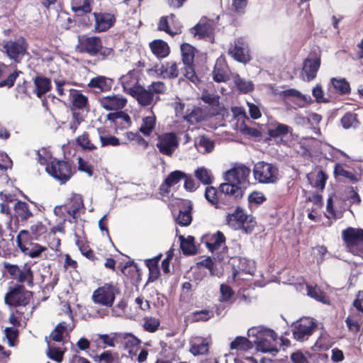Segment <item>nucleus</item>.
I'll return each mask as SVG.
<instances>
[{
	"label": "nucleus",
	"mask_w": 363,
	"mask_h": 363,
	"mask_svg": "<svg viewBox=\"0 0 363 363\" xmlns=\"http://www.w3.org/2000/svg\"><path fill=\"white\" fill-rule=\"evenodd\" d=\"M77 48L80 53H86L91 57L99 55L101 60L113 57L114 55L113 49L104 47L101 39L98 36L82 35L79 37Z\"/></svg>",
	"instance_id": "obj_1"
},
{
	"label": "nucleus",
	"mask_w": 363,
	"mask_h": 363,
	"mask_svg": "<svg viewBox=\"0 0 363 363\" xmlns=\"http://www.w3.org/2000/svg\"><path fill=\"white\" fill-rule=\"evenodd\" d=\"M225 223L231 228L242 230L247 234L251 233L257 225L255 218L247 215L240 206H237L233 213L227 214Z\"/></svg>",
	"instance_id": "obj_2"
},
{
	"label": "nucleus",
	"mask_w": 363,
	"mask_h": 363,
	"mask_svg": "<svg viewBox=\"0 0 363 363\" xmlns=\"http://www.w3.org/2000/svg\"><path fill=\"white\" fill-rule=\"evenodd\" d=\"M46 172L61 184L67 183L76 172L69 160L52 159L45 167Z\"/></svg>",
	"instance_id": "obj_3"
},
{
	"label": "nucleus",
	"mask_w": 363,
	"mask_h": 363,
	"mask_svg": "<svg viewBox=\"0 0 363 363\" xmlns=\"http://www.w3.org/2000/svg\"><path fill=\"white\" fill-rule=\"evenodd\" d=\"M30 238L28 230H21L16 236V244L20 250L30 258L40 257L43 252L47 251L48 247Z\"/></svg>",
	"instance_id": "obj_4"
},
{
	"label": "nucleus",
	"mask_w": 363,
	"mask_h": 363,
	"mask_svg": "<svg viewBox=\"0 0 363 363\" xmlns=\"http://www.w3.org/2000/svg\"><path fill=\"white\" fill-rule=\"evenodd\" d=\"M342 238L348 252L357 256L363 255V229L348 227L342 231Z\"/></svg>",
	"instance_id": "obj_5"
},
{
	"label": "nucleus",
	"mask_w": 363,
	"mask_h": 363,
	"mask_svg": "<svg viewBox=\"0 0 363 363\" xmlns=\"http://www.w3.org/2000/svg\"><path fill=\"white\" fill-rule=\"evenodd\" d=\"M252 172L255 179L260 184H275L278 181L279 169L272 163L257 162Z\"/></svg>",
	"instance_id": "obj_6"
},
{
	"label": "nucleus",
	"mask_w": 363,
	"mask_h": 363,
	"mask_svg": "<svg viewBox=\"0 0 363 363\" xmlns=\"http://www.w3.org/2000/svg\"><path fill=\"white\" fill-rule=\"evenodd\" d=\"M119 292V289L112 283H106L94 291L92 300L95 303L109 308L113 306L116 294Z\"/></svg>",
	"instance_id": "obj_7"
},
{
	"label": "nucleus",
	"mask_w": 363,
	"mask_h": 363,
	"mask_svg": "<svg viewBox=\"0 0 363 363\" xmlns=\"http://www.w3.org/2000/svg\"><path fill=\"white\" fill-rule=\"evenodd\" d=\"M277 335L271 329L260 330L257 333L255 344L257 350L262 352H277Z\"/></svg>",
	"instance_id": "obj_8"
},
{
	"label": "nucleus",
	"mask_w": 363,
	"mask_h": 363,
	"mask_svg": "<svg viewBox=\"0 0 363 363\" xmlns=\"http://www.w3.org/2000/svg\"><path fill=\"white\" fill-rule=\"evenodd\" d=\"M215 28L213 20L203 16L198 23L190 29V33L199 40H204L213 43H214Z\"/></svg>",
	"instance_id": "obj_9"
},
{
	"label": "nucleus",
	"mask_w": 363,
	"mask_h": 363,
	"mask_svg": "<svg viewBox=\"0 0 363 363\" xmlns=\"http://www.w3.org/2000/svg\"><path fill=\"white\" fill-rule=\"evenodd\" d=\"M62 209H63L73 219L77 220L79 217L80 213H84L85 212V206L82 196L79 194H72L67 203L64 205L56 206L54 209V212L56 215H58V211Z\"/></svg>",
	"instance_id": "obj_10"
},
{
	"label": "nucleus",
	"mask_w": 363,
	"mask_h": 363,
	"mask_svg": "<svg viewBox=\"0 0 363 363\" xmlns=\"http://www.w3.org/2000/svg\"><path fill=\"white\" fill-rule=\"evenodd\" d=\"M157 140L156 147L159 152L167 157H172L179 147L178 138L174 132L158 135Z\"/></svg>",
	"instance_id": "obj_11"
},
{
	"label": "nucleus",
	"mask_w": 363,
	"mask_h": 363,
	"mask_svg": "<svg viewBox=\"0 0 363 363\" xmlns=\"http://www.w3.org/2000/svg\"><path fill=\"white\" fill-rule=\"evenodd\" d=\"M5 268L13 279L20 283L26 282L30 286L33 285V272L28 264H25L22 268L16 264H6Z\"/></svg>",
	"instance_id": "obj_12"
},
{
	"label": "nucleus",
	"mask_w": 363,
	"mask_h": 363,
	"mask_svg": "<svg viewBox=\"0 0 363 363\" xmlns=\"http://www.w3.org/2000/svg\"><path fill=\"white\" fill-rule=\"evenodd\" d=\"M116 11L112 12L99 11L92 14L94 18V30L96 33L106 32L116 23Z\"/></svg>",
	"instance_id": "obj_13"
},
{
	"label": "nucleus",
	"mask_w": 363,
	"mask_h": 363,
	"mask_svg": "<svg viewBox=\"0 0 363 363\" xmlns=\"http://www.w3.org/2000/svg\"><path fill=\"white\" fill-rule=\"evenodd\" d=\"M316 327L315 323L312 319L302 318L294 324L292 330L293 337L297 341L306 340L313 334Z\"/></svg>",
	"instance_id": "obj_14"
},
{
	"label": "nucleus",
	"mask_w": 363,
	"mask_h": 363,
	"mask_svg": "<svg viewBox=\"0 0 363 363\" xmlns=\"http://www.w3.org/2000/svg\"><path fill=\"white\" fill-rule=\"evenodd\" d=\"M5 303L13 306H26L30 303V295L22 285H18L5 295Z\"/></svg>",
	"instance_id": "obj_15"
},
{
	"label": "nucleus",
	"mask_w": 363,
	"mask_h": 363,
	"mask_svg": "<svg viewBox=\"0 0 363 363\" xmlns=\"http://www.w3.org/2000/svg\"><path fill=\"white\" fill-rule=\"evenodd\" d=\"M27 47L28 45L23 38H18L16 41H8L3 46L9 58L16 62H20L21 57L26 52Z\"/></svg>",
	"instance_id": "obj_16"
},
{
	"label": "nucleus",
	"mask_w": 363,
	"mask_h": 363,
	"mask_svg": "<svg viewBox=\"0 0 363 363\" xmlns=\"http://www.w3.org/2000/svg\"><path fill=\"white\" fill-rule=\"evenodd\" d=\"M212 77L214 82H227L231 78V71L223 56H220L216 61L212 71Z\"/></svg>",
	"instance_id": "obj_17"
},
{
	"label": "nucleus",
	"mask_w": 363,
	"mask_h": 363,
	"mask_svg": "<svg viewBox=\"0 0 363 363\" xmlns=\"http://www.w3.org/2000/svg\"><path fill=\"white\" fill-rule=\"evenodd\" d=\"M320 63V55L315 52L311 53L310 57L303 60L302 72L305 74L307 82L312 81L316 77Z\"/></svg>",
	"instance_id": "obj_18"
},
{
	"label": "nucleus",
	"mask_w": 363,
	"mask_h": 363,
	"mask_svg": "<svg viewBox=\"0 0 363 363\" xmlns=\"http://www.w3.org/2000/svg\"><path fill=\"white\" fill-rule=\"evenodd\" d=\"M228 53L235 60L243 64H246L251 60V56L249 53L247 46H246L245 43L240 39L235 41L233 45H230Z\"/></svg>",
	"instance_id": "obj_19"
},
{
	"label": "nucleus",
	"mask_w": 363,
	"mask_h": 363,
	"mask_svg": "<svg viewBox=\"0 0 363 363\" xmlns=\"http://www.w3.org/2000/svg\"><path fill=\"white\" fill-rule=\"evenodd\" d=\"M186 177V174L180 170L170 172L159 187L160 195L162 197H168L171 192V187L179 184Z\"/></svg>",
	"instance_id": "obj_20"
},
{
	"label": "nucleus",
	"mask_w": 363,
	"mask_h": 363,
	"mask_svg": "<svg viewBox=\"0 0 363 363\" xmlns=\"http://www.w3.org/2000/svg\"><path fill=\"white\" fill-rule=\"evenodd\" d=\"M250 169L244 164H240L225 172V180L229 182L242 184L245 183L250 174Z\"/></svg>",
	"instance_id": "obj_21"
},
{
	"label": "nucleus",
	"mask_w": 363,
	"mask_h": 363,
	"mask_svg": "<svg viewBox=\"0 0 363 363\" xmlns=\"http://www.w3.org/2000/svg\"><path fill=\"white\" fill-rule=\"evenodd\" d=\"M226 238L224 234L218 230L216 233L211 235H205L202 237V241L206 246L207 249L213 252L222 247H226L225 246Z\"/></svg>",
	"instance_id": "obj_22"
},
{
	"label": "nucleus",
	"mask_w": 363,
	"mask_h": 363,
	"mask_svg": "<svg viewBox=\"0 0 363 363\" xmlns=\"http://www.w3.org/2000/svg\"><path fill=\"white\" fill-rule=\"evenodd\" d=\"M106 119L109 121L116 129H125L131 126L132 121L130 116L123 111L111 112L107 114Z\"/></svg>",
	"instance_id": "obj_23"
},
{
	"label": "nucleus",
	"mask_w": 363,
	"mask_h": 363,
	"mask_svg": "<svg viewBox=\"0 0 363 363\" xmlns=\"http://www.w3.org/2000/svg\"><path fill=\"white\" fill-rule=\"evenodd\" d=\"M99 101L101 106L108 111H121L127 104V99L118 95L104 96Z\"/></svg>",
	"instance_id": "obj_24"
},
{
	"label": "nucleus",
	"mask_w": 363,
	"mask_h": 363,
	"mask_svg": "<svg viewBox=\"0 0 363 363\" xmlns=\"http://www.w3.org/2000/svg\"><path fill=\"white\" fill-rule=\"evenodd\" d=\"M237 183L226 182L219 186V191L221 193L223 199H228L233 201L240 199L243 196L241 187Z\"/></svg>",
	"instance_id": "obj_25"
},
{
	"label": "nucleus",
	"mask_w": 363,
	"mask_h": 363,
	"mask_svg": "<svg viewBox=\"0 0 363 363\" xmlns=\"http://www.w3.org/2000/svg\"><path fill=\"white\" fill-rule=\"evenodd\" d=\"M120 82L124 90H125L128 94H130L132 90H134L138 86H140L138 84V71L135 69L130 70L126 74L121 76Z\"/></svg>",
	"instance_id": "obj_26"
},
{
	"label": "nucleus",
	"mask_w": 363,
	"mask_h": 363,
	"mask_svg": "<svg viewBox=\"0 0 363 363\" xmlns=\"http://www.w3.org/2000/svg\"><path fill=\"white\" fill-rule=\"evenodd\" d=\"M155 72L163 78L175 79L179 76V69L174 62H166L160 66H155Z\"/></svg>",
	"instance_id": "obj_27"
},
{
	"label": "nucleus",
	"mask_w": 363,
	"mask_h": 363,
	"mask_svg": "<svg viewBox=\"0 0 363 363\" xmlns=\"http://www.w3.org/2000/svg\"><path fill=\"white\" fill-rule=\"evenodd\" d=\"M134 97L138 103L143 106H148L152 104L154 97L152 92L148 89H145L143 86H138L135 89L131 91L130 94Z\"/></svg>",
	"instance_id": "obj_28"
},
{
	"label": "nucleus",
	"mask_w": 363,
	"mask_h": 363,
	"mask_svg": "<svg viewBox=\"0 0 363 363\" xmlns=\"http://www.w3.org/2000/svg\"><path fill=\"white\" fill-rule=\"evenodd\" d=\"M16 217L21 222H26L34 216L28 203L18 200L13 206Z\"/></svg>",
	"instance_id": "obj_29"
},
{
	"label": "nucleus",
	"mask_w": 363,
	"mask_h": 363,
	"mask_svg": "<svg viewBox=\"0 0 363 363\" xmlns=\"http://www.w3.org/2000/svg\"><path fill=\"white\" fill-rule=\"evenodd\" d=\"M215 145V141L204 134L199 135L194 140L195 147L202 154L212 152L214 150Z\"/></svg>",
	"instance_id": "obj_30"
},
{
	"label": "nucleus",
	"mask_w": 363,
	"mask_h": 363,
	"mask_svg": "<svg viewBox=\"0 0 363 363\" xmlns=\"http://www.w3.org/2000/svg\"><path fill=\"white\" fill-rule=\"evenodd\" d=\"M34 92L38 98H41L52 89L51 79L46 77L36 76L33 79Z\"/></svg>",
	"instance_id": "obj_31"
},
{
	"label": "nucleus",
	"mask_w": 363,
	"mask_h": 363,
	"mask_svg": "<svg viewBox=\"0 0 363 363\" xmlns=\"http://www.w3.org/2000/svg\"><path fill=\"white\" fill-rule=\"evenodd\" d=\"M175 19L176 15L174 13H170L168 16H162L157 23V29L159 30L165 32L171 36H174L175 35L180 33V28L174 27V29H172L169 26V21L173 23Z\"/></svg>",
	"instance_id": "obj_32"
},
{
	"label": "nucleus",
	"mask_w": 363,
	"mask_h": 363,
	"mask_svg": "<svg viewBox=\"0 0 363 363\" xmlns=\"http://www.w3.org/2000/svg\"><path fill=\"white\" fill-rule=\"evenodd\" d=\"M149 46L152 52L159 59L164 58L169 55L170 48L162 40H154L150 43Z\"/></svg>",
	"instance_id": "obj_33"
},
{
	"label": "nucleus",
	"mask_w": 363,
	"mask_h": 363,
	"mask_svg": "<svg viewBox=\"0 0 363 363\" xmlns=\"http://www.w3.org/2000/svg\"><path fill=\"white\" fill-rule=\"evenodd\" d=\"M204 196L206 199L213 205L216 208H222L221 200L223 196L221 193L216 188L208 186L206 188Z\"/></svg>",
	"instance_id": "obj_34"
},
{
	"label": "nucleus",
	"mask_w": 363,
	"mask_h": 363,
	"mask_svg": "<svg viewBox=\"0 0 363 363\" xmlns=\"http://www.w3.org/2000/svg\"><path fill=\"white\" fill-rule=\"evenodd\" d=\"M192 205L190 202L186 203L179 210V214L176 218V222L180 226H188L192 221Z\"/></svg>",
	"instance_id": "obj_35"
},
{
	"label": "nucleus",
	"mask_w": 363,
	"mask_h": 363,
	"mask_svg": "<svg viewBox=\"0 0 363 363\" xmlns=\"http://www.w3.org/2000/svg\"><path fill=\"white\" fill-rule=\"evenodd\" d=\"M333 89L334 92L340 95H346L350 93L351 89L349 82L345 79L332 78L329 84V91Z\"/></svg>",
	"instance_id": "obj_36"
},
{
	"label": "nucleus",
	"mask_w": 363,
	"mask_h": 363,
	"mask_svg": "<svg viewBox=\"0 0 363 363\" xmlns=\"http://www.w3.org/2000/svg\"><path fill=\"white\" fill-rule=\"evenodd\" d=\"M156 122V116L152 112L151 116L143 118L141 125L138 129L139 132L145 137H150L155 129Z\"/></svg>",
	"instance_id": "obj_37"
},
{
	"label": "nucleus",
	"mask_w": 363,
	"mask_h": 363,
	"mask_svg": "<svg viewBox=\"0 0 363 363\" xmlns=\"http://www.w3.org/2000/svg\"><path fill=\"white\" fill-rule=\"evenodd\" d=\"M112 85L113 79L104 76L94 77L88 84L89 87L99 89L102 92L110 91Z\"/></svg>",
	"instance_id": "obj_38"
},
{
	"label": "nucleus",
	"mask_w": 363,
	"mask_h": 363,
	"mask_svg": "<svg viewBox=\"0 0 363 363\" xmlns=\"http://www.w3.org/2000/svg\"><path fill=\"white\" fill-rule=\"evenodd\" d=\"M207 118V115L200 107H193V108L186 111V114L184 116L185 121L191 125L199 123Z\"/></svg>",
	"instance_id": "obj_39"
},
{
	"label": "nucleus",
	"mask_w": 363,
	"mask_h": 363,
	"mask_svg": "<svg viewBox=\"0 0 363 363\" xmlns=\"http://www.w3.org/2000/svg\"><path fill=\"white\" fill-rule=\"evenodd\" d=\"M28 231L30 238L34 239L35 241H40L46 238L48 228L41 221H38L30 225Z\"/></svg>",
	"instance_id": "obj_40"
},
{
	"label": "nucleus",
	"mask_w": 363,
	"mask_h": 363,
	"mask_svg": "<svg viewBox=\"0 0 363 363\" xmlns=\"http://www.w3.org/2000/svg\"><path fill=\"white\" fill-rule=\"evenodd\" d=\"M292 128L288 125L277 123L272 125L267 130V133L270 138H283L287 135L289 133H291Z\"/></svg>",
	"instance_id": "obj_41"
},
{
	"label": "nucleus",
	"mask_w": 363,
	"mask_h": 363,
	"mask_svg": "<svg viewBox=\"0 0 363 363\" xmlns=\"http://www.w3.org/2000/svg\"><path fill=\"white\" fill-rule=\"evenodd\" d=\"M70 94L72 96V106L78 109H83L89 106L88 98L82 94L80 91L71 89Z\"/></svg>",
	"instance_id": "obj_42"
},
{
	"label": "nucleus",
	"mask_w": 363,
	"mask_h": 363,
	"mask_svg": "<svg viewBox=\"0 0 363 363\" xmlns=\"http://www.w3.org/2000/svg\"><path fill=\"white\" fill-rule=\"evenodd\" d=\"M182 62L184 65H191L194 62L196 48L189 43L181 45Z\"/></svg>",
	"instance_id": "obj_43"
},
{
	"label": "nucleus",
	"mask_w": 363,
	"mask_h": 363,
	"mask_svg": "<svg viewBox=\"0 0 363 363\" xmlns=\"http://www.w3.org/2000/svg\"><path fill=\"white\" fill-rule=\"evenodd\" d=\"M93 359L97 363H121L118 354L112 352L111 350L104 351Z\"/></svg>",
	"instance_id": "obj_44"
},
{
	"label": "nucleus",
	"mask_w": 363,
	"mask_h": 363,
	"mask_svg": "<svg viewBox=\"0 0 363 363\" xmlns=\"http://www.w3.org/2000/svg\"><path fill=\"white\" fill-rule=\"evenodd\" d=\"M230 347L232 350L248 351L253 347V344L247 337L238 336L231 342Z\"/></svg>",
	"instance_id": "obj_45"
},
{
	"label": "nucleus",
	"mask_w": 363,
	"mask_h": 363,
	"mask_svg": "<svg viewBox=\"0 0 363 363\" xmlns=\"http://www.w3.org/2000/svg\"><path fill=\"white\" fill-rule=\"evenodd\" d=\"M340 123L345 129L356 128L359 125L357 114L350 111L342 117Z\"/></svg>",
	"instance_id": "obj_46"
},
{
	"label": "nucleus",
	"mask_w": 363,
	"mask_h": 363,
	"mask_svg": "<svg viewBox=\"0 0 363 363\" xmlns=\"http://www.w3.org/2000/svg\"><path fill=\"white\" fill-rule=\"evenodd\" d=\"M180 238V247L184 255H191L196 253V247L193 236H188L186 238L182 236Z\"/></svg>",
	"instance_id": "obj_47"
},
{
	"label": "nucleus",
	"mask_w": 363,
	"mask_h": 363,
	"mask_svg": "<svg viewBox=\"0 0 363 363\" xmlns=\"http://www.w3.org/2000/svg\"><path fill=\"white\" fill-rule=\"evenodd\" d=\"M201 100L210 105L216 111H213L211 115H216L218 111V108L219 107V96L214 94L209 93L207 90H204L202 92Z\"/></svg>",
	"instance_id": "obj_48"
},
{
	"label": "nucleus",
	"mask_w": 363,
	"mask_h": 363,
	"mask_svg": "<svg viewBox=\"0 0 363 363\" xmlns=\"http://www.w3.org/2000/svg\"><path fill=\"white\" fill-rule=\"evenodd\" d=\"M77 239L76 240V245L79 247L81 253L86 257L87 259L94 262L97 259V257L95 256L94 251L90 248L87 242L80 239L78 235H76Z\"/></svg>",
	"instance_id": "obj_49"
},
{
	"label": "nucleus",
	"mask_w": 363,
	"mask_h": 363,
	"mask_svg": "<svg viewBox=\"0 0 363 363\" xmlns=\"http://www.w3.org/2000/svg\"><path fill=\"white\" fill-rule=\"evenodd\" d=\"M334 177L337 179L342 177L349 179L350 181H357V177L352 172L345 169L342 164L337 163L335 164L333 170Z\"/></svg>",
	"instance_id": "obj_50"
},
{
	"label": "nucleus",
	"mask_w": 363,
	"mask_h": 363,
	"mask_svg": "<svg viewBox=\"0 0 363 363\" xmlns=\"http://www.w3.org/2000/svg\"><path fill=\"white\" fill-rule=\"evenodd\" d=\"M306 289L307 294L309 296L323 303H327L328 296L323 291H322L319 287L316 286H312L308 285Z\"/></svg>",
	"instance_id": "obj_51"
},
{
	"label": "nucleus",
	"mask_w": 363,
	"mask_h": 363,
	"mask_svg": "<svg viewBox=\"0 0 363 363\" xmlns=\"http://www.w3.org/2000/svg\"><path fill=\"white\" fill-rule=\"evenodd\" d=\"M194 175L202 184L206 185L212 184L213 180L210 171L203 167L196 169Z\"/></svg>",
	"instance_id": "obj_52"
},
{
	"label": "nucleus",
	"mask_w": 363,
	"mask_h": 363,
	"mask_svg": "<svg viewBox=\"0 0 363 363\" xmlns=\"http://www.w3.org/2000/svg\"><path fill=\"white\" fill-rule=\"evenodd\" d=\"M234 82L237 88L243 94L249 93L254 89V85L252 82L244 79L238 74H236L235 77Z\"/></svg>",
	"instance_id": "obj_53"
},
{
	"label": "nucleus",
	"mask_w": 363,
	"mask_h": 363,
	"mask_svg": "<svg viewBox=\"0 0 363 363\" xmlns=\"http://www.w3.org/2000/svg\"><path fill=\"white\" fill-rule=\"evenodd\" d=\"M76 143L80 146L84 150H94L96 147L91 143L89 135L87 132H84L82 135L76 138Z\"/></svg>",
	"instance_id": "obj_54"
},
{
	"label": "nucleus",
	"mask_w": 363,
	"mask_h": 363,
	"mask_svg": "<svg viewBox=\"0 0 363 363\" xmlns=\"http://www.w3.org/2000/svg\"><path fill=\"white\" fill-rule=\"evenodd\" d=\"M99 140L102 147L113 146L117 147L121 145H127V142H121L120 140L114 135H99Z\"/></svg>",
	"instance_id": "obj_55"
},
{
	"label": "nucleus",
	"mask_w": 363,
	"mask_h": 363,
	"mask_svg": "<svg viewBox=\"0 0 363 363\" xmlns=\"http://www.w3.org/2000/svg\"><path fill=\"white\" fill-rule=\"evenodd\" d=\"M92 0H84V2H82V5L74 6V10L72 11L77 16H84L88 13H91L92 8L91 6V1Z\"/></svg>",
	"instance_id": "obj_56"
},
{
	"label": "nucleus",
	"mask_w": 363,
	"mask_h": 363,
	"mask_svg": "<svg viewBox=\"0 0 363 363\" xmlns=\"http://www.w3.org/2000/svg\"><path fill=\"white\" fill-rule=\"evenodd\" d=\"M67 324L65 322L58 323L50 334V338L55 342H61L63 340V334L66 330Z\"/></svg>",
	"instance_id": "obj_57"
},
{
	"label": "nucleus",
	"mask_w": 363,
	"mask_h": 363,
	"mask_svg": "<svg viewBox=\"0 0 363 363\" xmlns=\"http://www.w3.org/2000/svg\"><path fill=\"white\" fill-rule=\"evenodd\" d=\"M208 351V345L204 340H201L200 342H194L191 345L190 352L194 356L204 354Z\"/></svg>",
	"instance_id": "obj_58"
},
{
	"label": "nucleus",
	"mask_w": 363,
	"mask_h": 363,
	"mask_svg": "<svg viewBox=\"0 0 363 363\" xmlns=\"http://www.w3.org/2000/svg\"><path fill=\"white\" fill-rule=\"evenodd\" d=\"M160 322L158 319L152 317H145L144 318V329L149 333H155L157 330Z\"/></svg>",
	"instance_id": "obj_59"
},
{
	"label": "nucleus",
	"mask_w": 363,
	"mask_h": 363,
	"mask_svg": "<svg viewBox=\"0 0 363 363\" xmlns=\"http://www.w3.org/2000/svg\"><path fill=\"white\" fill-rule=\"evenodd\" d=\"M247 6V0H232L231 9L238 15H243Z\"/></svg>",
	"instance_id": "obj_60"
},
{
	"label": "nucleus",
	"mask_w": 363,
	"mask_h": 363,
	"mask_svg": "<svg viewBox=\"0 0 363 363\" xmlns=\"http://www.w3.org/2000/svg\"><path fill=\"white\" fill-rule=\"evenodd\" d=\"M328 178V177L325 172L321 169L319 170L315 175V182L313 186L323 191L325 189Z\"/></svg>",
	"instance_id": "obj_61"
},
{
	"label": "nucleus",
	"mask_w": 363,
	"mask_h": 363,
	"mask_svg": "<svg viewBox=\"0 0 363 363\" xmlns=\"http://www.w3.org/2000/svg\"><path fill=\"white\" fill-rule=\"evenodd\" d=\"M48 356L57 362H61L63 360L64 352L60 347H51L48 349Z\"/></svg>",
	"instance_id": "obj_62"
},
{
	"label": "nucleus",
	"mask_w": 363,
	"mask_h": 363,
	"mask_svg": "<svg viewBox=\"0 0 363 363\" xmlns=\"http://www.w3.org/2000/svg\"><path fill=\"white\" fill-rule=\"evenodd\" d=\"M148 90L152 92V96L154 94H164L167 89V87L162 82H153L151 84L147 86Z\"/></svg>",
	"instance_id": "obj_63"
},
{
	"label": "nucleus",
	"mask_w": 363,
	"mask_h": 363,
	"mask_svg": "<svg viewBox=\"0 0 363 363\" xmlns=\"http://www.w3.org/2000/svg\"><path fill=\"white\" fill-rule=\"evenodd\" d=\"M78 169L80 172L86 173L89 177H91L94 174V168L92 165L81 157H78Z\"/></svg>",
	"instance_id": "obj_64"
}]
</instances>
